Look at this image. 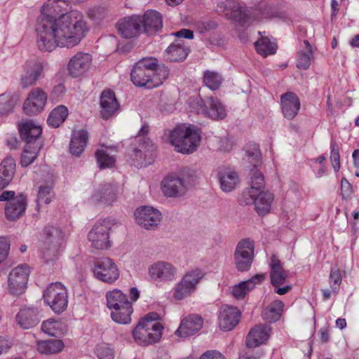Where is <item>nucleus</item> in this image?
<instances>
[{"label": "nucleus", "mask_w": 359, "mask_h": 359, "mask_svg": "<svg viewBox=\"0 0 359 359\" xmlns=\"http://www.w3.org/2000/svg\"><path fill=\"white\" fill-rule=\"evenodd\" d=\"M41 12L36 32V44L41 51H52L56 47L73 48L88 32L83 13L70 10L67 0H47Z\"/></svg>", "instance_id": "f257e3e1"}, {"label": "nucleus", "mask_w": 359, "mask_h": 359, "mask_svg": "<svg viewBox=\"0 0 359 359\" xmlns=\"http://www.w3.org/2000/svg\"><path fill=\"white\" fill-rule=\"evenodd\" d=\"M169 75L168 69L158 65L156 58H145L137 62L130 76L133 83L139 87L154 88L161 85Z\"/></svg>", "instance_id": "f03ea898"}, {"label": "nucleus", "mask_w": 359, "mask_h": 359, "mask_svg": "<svg viewBox=\"0 0 359 359\" xmlns=\"http://www.w3.org/2000/svg\"><path fill=\"white\" fill-rule=\"evenodd\" d=\"M201 141L200 130L193 125H179L169 134V142L176 151L183 154H190L196 151Z\"/></svg>", "instance_id": "7ed1b4c3"}, {"label": "nucleus", "mask_w": 359, "mask_h": 359, "mask_svg": "<svg viewBox=\"0 0 359 359\" xmlns=\"http://www.w3.org/2000/svg\"><path fill=\"white\" fill-rule=\"evenodd\" d=\"M159 315L150 313L143 318L133 331L135 341L141 345L156 343L162 336L163 326L158 321Z\"/></svg>", "instance_id": "20e7f679"}, {"label": "nucleus", "mask_w": 359, "mask_h": 359, "mask_svg": "<svg viewBox=\"0 0 359 359\" xmlns=\"http://www.w3.org/2000/svg\"><path fill=\"white\" fill-rule=\"evenodd\" d=\"M204 276V271L198 268L187 271L172 288V297L177 301H180L191 296L196 291Z\"/></svg>", "instance_id": "39448f33"}, {"label": "nucleus", "mask_w": 359, "mask_h": 359, "mask_svg": "<svg viewBox=\"0 0 359 359\" xmlns=\"http://www.w3.org/2000/svg\"><path fill=\"white\" fill-rule=\"evenodd\" d=\"M273 201V193L268 190L243 191L238 198V202L242 205H254L257 214L262 216L269 213Z\"/></svg>", "instance_id": "423d86ee"}, {"label": "nucleus", "mask_w": 359, "mask_h": 359, "mask_svg": "<svg viewBox=\"0 0 359 359\" xmlns=\"http://www.w3.org/2000/svg\"><path fill=\"white\" fill-rule=\"evenodd\" d=\"M62 230L55 226L46 227L44 231L42 253L46 262L55 260L59 254L63 241Z\"/></svg>", "instance_id": "0eeeda50"}, {"label": "nucleus", "mask_w": 359, "mask_h": 359, "mask_svg": "<svg viewBox=\"0 0 359 359\" xmlns=\"http://www.w3.org/2000/svg\"><path fill=\"white\" fill-rule=\"evenodd\" d=\"M43 297L45 303L56 313H62L67 307V291L60 283L50 284L44 290Z\"/></svg>", "instance_id": "6e6552de"}, {"label": "nucleus", "mask_w": 359, "mask_h": 359, "mask_svg": "<svg viewBox=\"0 0 359 359\" xmlns=\"http://www.w3.org/2000/svg\"><path fill=\"white\" fill-rule=\"evenodd\" d=\"M92 272L96 279L108 284L116 282L120 276L117 265L107 257L97 259L94 262Z\"/></svg>", "instance_id": "1a4fd4ad"}, {"label": "nucleus", "mask_w": 359, "mask_h": 359, "mask_svg": "<svg viewBox=\"0 0 359 359\" xmlns=\"http://www.w3.org/2000/svg\"><path fill=\"white\" fill-rule=\"evenodd\" d=\"M111 224L109 221L103 220L97 222L88 234V241L92 246L97 250H107L111 248L110 239Z\"/></svg>", "instance_id": "9d476101"}, {"label": "nucleus", "mask_w": 359, "mask_h": 359, "mask_svg": "<svg viewBox=\"0 0 359 359\" xmlns=\"http://www.w3.org/2000/svg\"><path fill=\"white\" fill-rule=\"evenodd\" d=\"M29 276L27 264H20L11 270L8 276V291L13 296L23 294L26 289Z\"/></svg>", "instance_id": "9b49d317"}, {"label": "nucleus", "mask_w": 359, "mask_h": 359, "mask_svg": "<svg viewBox=\"0 0 359 359\" xmlns=\"http://www.w3.org/2000/svg\"><path fill=\"white\" fill-rule=\"evenodd\" d=\"M254 243L250 239L241 241L234 252V262L239 271H247L250 269L254 258Z\"/></svg>", "instance_id": "f8f14e48"}, {"label": "nucleus", "mask_w": 359, "mask_h": 359, "mask_svg": "<svg viewBox=\"0 0 359 359\" xmlns=\"http://www.w3.org/2000/svg\"><path fill=\"white\" fill-rule=\"evenodd\" d=\"M134 216L137 224L148 230L156 229L162 219L161 212L151 206L138 208Z\"/></svg>", "instance_id": "ddd939ff"}, {"label": "nucleus", "mask_w": 359, "mask_h": 359, "mask_svg": "<svg viewBox=\"0 0 359 359\" xmlns=\"http://www.w3.org/2000/svg\"><path fill=\"white\" fill-rule=\"evenodd\" d=\"M190 185L188 178L169 175L162 182V191L168 197H177L184 195Z\"/></svg>", "instance_id": "4468645a"}, {"label": "nucleus", "mask_w": 359, "mask_h": 359, "mask_svg": "<svg viewBox=\"0 0 359 359\" xmlns=\"http://www.w3.org/2000/svg\"><path fill=\"white\" fill-rule=\"evenodd\" d=\"M217 11L228 18H237L243 24L250 22L252 13L249 11L241 10L239 4L235 0H225L217 4Z\"/></svg>", "instance_id": "2eb2a0df"}, {"label": "nucleus", "mask_w": 359, "mask_h": 359, "mask_svg": "<svg viewBox=\"0 0 359 359\" xmlns=\"http://www.w3.org/2000/svg\"><path fill=\"white\" fill-rule=\"evenodd\" d=\"M148 273L150 278L154 280L170 282L176 278L177 269L170 262L158 261L149 267Z\"/></svg>", "instance_id": "dca6fc26"}, {"label": "nucleus", "mask_w": 359, "mask_h": 359, "mask_svg": "<svg viewBox=\"0 0 359 359\" xmlns=\"http://www.w3.org/2000/svg\"><path fill=\"white\" fill-rule=\"evenodd\" d=\"M197 113L213 120L223 119L226 116L225 107L219 99L213 97H208L205 100H201L197 109Z\"/></svg>", "instance_id": "f3484780"}, {"label": "nucleus", "mask_w": 359, "mask_h": 359, "mask_svg": "<svg viewBox=\"0 0 359 359\" xmlns=\"http://www.w3.org/2000/svg\"><path fill=\"white\" fill-rule=\"evenodd\" d=\"M47 95L39 88L31 90L23 104V110L27 115L32 116L40 113L44 108Z\"/></svg>", "instance_id": "a211bd4d"}, {"label": "nucleus", "mask_w": 359, "mask_h": 359, "mask_svg": "<svg viewBox=\"0 0 359 359\" xmlns=\"http://www.w3.org/2000/svg\"><path fill=\"white\" fill-rule=\"evenodd\" d=\"M93 57L90 54L78 52L69 60L67 70L72 77H79L90 69Z\"/></svg>", "instance_id": "6ab92c4d"}, {"label": "nucleus", "mask_w": 359, "mask_h": 359, "mask_svg": "<svg viewBox=\"0 0 359 359\" xmlns=\"http://www.w3.org/2000/svg\"><path fill=\"white\" fill-rule=\"evenodd\" d=\"M18 129L20 136L26 144H41L39 141L42 133L40 125L32 120L23 121L19 123Z\"/></svg>", "instance_id": "aec40b11"}, {"label": "nucleus", "mask_w": 359, "mask_h": 359, "mask_svg": "<svg viewBox=\"0 0 359 359\" xmlns=\"http://www.w3.org/2000/svg\"><path fill=\"white\" fill-rule=\"evenodd\" d=\"M117 193L118 187L116 184H106L94 190L90 200L94 203L111 204L116 200Z\"/></svg>", "instance_id": "412c9836"}, {"label": "nucleus", "mask_w": 359, "mask_h": 359, "mask_svg": "<svg viewBox=\"0 0 359 359\" xmlns=\"http://www.w3.org/2000/svg\"><path fill=\"white\" fill-rule=\"evenodd\" d=\"M239 317L240 313L236 307L223 305L218 317L220 329L224 331L231 330L238 324Z\"/></svg>", "instance_id": "4be33fe9"}, {"label": "nucleus", "mask_w": 359, "mask_h": 359, "mask_svg": "<svg viewBox=\"0 0 359 359\" xmlns=\"http://www.w3.org/2000/svg\"><path fill=\"white\" fill-rule=\"evenodd\" d=\"M118 33L126 39L137 36L141 32L140 16L134 15L125 18L116 24Z\"/></svg>", "instance_id": "5701e85b"}, {"label": "nucleus", "mask_w": 359, "mask_h": 359, "mask_svg": "<svg viewBox=\"0 0 359 359\" xmlns=\"http://www.w3.org/2000/svg\"><path fill=\"white\" fill-rule=\"evenodd\" d=\"M140 25L141 29L147 34H156L162 28V16L156 11H147L140 16Z\"/></svg>", "instance_id": "b1692460"}, {"label": "nucleus", "mask_w": 359, "mask_h": 359, "mask_svg": "<svg viewBox=\"0 0 359 359\" xmlns=\"http://www.w3.org/2000/svg\"><path fill=\"white\" fill-rule=\"evenodd\" d=\"M271 327L267 325L259 324L254 326L246 338V345L249 348H255L264 344L269 338Z\"/></svg>", "instance_id": "393cba45"}, {"label": "nucleus", "mask_w": 359, "mask_h": 359, "mask_svg": "<svg viewBox=\"0 0 359 359\" xmlns=\"http://www.w3.org/2000/svg\"><path fill=\"white\" fill-rule=\"evenodd\" d=\"M217 179L224 192L232 191L240 182L238 173L231 168H220L217 172Z\"/></svg>", "instance_id": "a878e982"}, {"label": "nucleus", "mask_w": 359, "mask_h": 359, "mask_svg": "<svg viewBox=\"0 0 359 359\" xmlns=\"http://www.w3.org/2000/svg\"><path fill=\"white\" fill-rule=\"evenodd\" d=\"M16 320L22 328L29 329L36 326L39 323V313L33 306H24L17 313Z\"/></svg>", "instance_id": "bb28decb"}, {"label": "nucleus", "mask_w": 359, "mask_h": 359, "mask_svg": "<svg viewBox=\"0 0 359 359\" xmlns=\"http://www.w3.org/2000/svg\"><path fill=\"white\" fill-rule=\"evenodd\" d=\"M282 112L287 119H293L300 108V100L292 92H287L280 95Z\"/></svg>", "instance_id": "cd10ccee"}, {"label": "nucleus", "mask_w": 359, "mask_h": 359, "mask_svg": "<svg viewBox=\"0 0 359 359\" xmlns=\"http://www.w3.org/2000/svg\"><path fill=\"white\" fill-rule=\"evenodd\" d=\"M43 71V66L39 62H29L26 65L25 71L21 76V85L27 88L36 83Z\"/></svg>", "instance_id": "c85d7f7f"}, {"label": "nucleus", "mask_w": 359, "mask_h": 359, "mask_svg": "<svg viewBox=\"0 0 359 359\" xmlns=\"http://www.w3.org/2000/svg\"><path fill=\"white\" fill-rule=\"evenodd\" d=\"M101 115L104 119H107L118 111L119 104L115 97V94L110 90H104L100 95Z\"/></svg>", "instance_id": "c756f323"}, {"label": "nucleus", "mask_w": 359, "mask_h": 359, "mask_svg": "<svg viewBox=\"0 0 359 359\" xmlns=\"http://www.w3.org/2000/svg\"><path fill=\"white\" fill-rule=\"evenodd\" d=\"M203 326L202 318L197 315H190L185 317L180 323L175 334L180 337H187L194 334Z\"/></svg>", "instance_id": "7c9ffc66"}, {"label": "nucleus", "mask_w": 359, "mask_h": 359, "mask_svg": "<svg viewBox=\"0 0 359 359\" xmlns=\"http://www.w3.org/2000/svg\"><path fill=\"white\" fill-rule=\"evenodd\" d=\"M26 206L27 200L23 195L12 198L5 206L6 217L10 221L18 219L24 214Z\"/></svg>", "instance_id": "2f4dec72"}, {"label": "nucleus", "mask_w": 359, "mask_h": 359, "mask_svg": "<svg viewBox=\"0 0 359 359\" xmlns=\"http://www.w3.org/2000/svg\"><path fill=\"white\" fill-rule=\"evenodd\" d=\"M265 277L264 273L257 274L250 279L234 285L232 289V294L236 299H243L257 285L261 284L265 280Z\"/></svg>", "instance_id": "473e14b6"}, {"label": "nucleus", "mask_w": 359, "mask_h": 359, "mask_svg": "<svg viewBox=\"0 0 359 359\" xmlns=\"http://www.w3.org/2000/svg\"><path fill=\"white\" fill-rule=\"evenodd\" d=\"M189 48L185 47L182 40L170 44L164 53V58L170 62H179L184 60L189 54Z\"/></svg>", "instance_id": "72a5a7b5"}, {"label": "nucleus", "mask_w": 359, "mask_h": 359, "mask_svg": "<svg viewBox=\"0 0 359 359\" xmlns=\"http://www.w3.org/2000/svg\"><path fill=\"white\" fill-rule=\"evenodd\" d=\"M15 172V161L8 156L0 164V191L11 182Z\"/></svg>", "instance_id": "f704fd0d"}, {"label": "nucleus", "mask_w": 359, "mask_h": 359, "mask_svg": "<svg viewBox=\"0 0 359 359\" xmlns=\"http://www.w3.org/2000/svg\"><path fill=\"white\" fill-rule=\"evenodd\" d=\"M106 299L107 308L111 311L132 304L126 294L119 290H114L107 292Z\"/></svg>", "instance_id": "c9c22d12"}, {"label": "nucleus", "mask_w": 359, "mask_h": 359, "mask_svg": "<svg viewBox=\"0 0 359 359\" xmlns=\"http://www.w3.org/2000/svg\"><path fill=\"white\" fill-rule=\"evenodd\" d=\"M88 138V133L86 130H79L74 131L70 141V152L76 156H79L84 151Z\"/></svg>", "instance_id": "e433bc0d"}, {"label": "nucleus", "mask_w": 359, "mask_h": 359, "mask_svg": "<svg viewBox=\"0 0 359 359\" xmlns=\"http://www.w3.org/2000/svg\"><path fill=\"white\" fill-rule=\"evenodd\" d=\"M270 277L272 285H280L285 283L287 274L283 270L280 262L276 256H273L270 262Z\"/></svg>", "instance_id": "4c0bfd02"}, {"label": "nucleus", "mask_w": 359, "mask_h": 359, "mask_svg": "<svg viewBox=\"0 0 359 359\" xmlns=\"http://www.w3.org/2000/svg\"><path fill=\"white\" fill-rule=\"evenodd\" d=\"M259 34L262 35L261 32H259ZM254 44L257 52L264 57L273 55L277 50V45L275 41L268 36H261L260 39L255 42Z\"/></svg>", "instance_id": "58836bf2"}, {"label": "nucleus", "mask_w": 359, "mask_h": 359, "mask_svg": "<svg viewBox=\"0 0 359 359\" xmlns=\"http://www.w3.org/2000/svg\"><path fill=\"white\" fill-rule=\"evenodd\" d=\"M65 347V344L60 339H49L39 341L37 343V350L43 354H55L61 352Z\"/></svg>", "instance_id": "ea45409f"}, {"label": "nucleus", "mask_w": 359, "mask_h": 359, "mask_svg": "<svg viewBox=\"0 0 359 359\" xmlns=\"http://www.w3.org/2000/svg\"><path fill=\"white\" fill-rule=\"evenodd\" d=\"M304 49L298 53L297 67L299 69H307L314 58L313 48L307 40L304 41Z\"/></svg>", "instance_id": "a19ab883"}, {"label": "nucleus", "mask_w": 359, "mask_h": 359, "mask_svg": "<svg viewBox=\"0 0 359 359\" xmlns=\"http://www.w3.org/2000/svg\"><path fill=\"white\" fill-rule=\"evenodd\" d=\"M283 307L284 304L280 300L273 301L263 311L262 316L269 323L276 322L280 319Z\"/></svg>", "instance_id": "79ce46f5"}, {"label": "nucleus", "mask_w": 359, "mask_h": 359, "mask_svg": "<svg viewBox=\"0 0 359 359\" xmlns=\"http://www.w3.org/2000/svg\"><path fill=\"white\" fill-rule=\"evenodd\" d=\"M41 147V144H25L21 155V165L27 167L32 164L36 158Z\"/></svg>", "instance_id": "37998d69"}, {"label": "nucleus", "mask_w": 359, "mask_h": 359, "mask_svg": "<svg viewBox=\"0 0 359 359\" xmlns=\"http://www.w3.org/2000/svg\"><path fill=\"white\" fill-rule=\"evenodd\" d=\"M133 312V306L130 304L118 309L117 310H113V311H111L110 316L115 323L127 325L131 322V315Z\"/></svg>", "instance_id": "c03bdc74"}, {"label": "nucleus", "mask_w": 359, "mask_h": 359, "mask_svg": "<svg viewBox=\"0 0 359 359\" xmlns=\"http://www.w3.org/2000/svg\"><path fill=\"white\" fill-rule=\"evenodd\" d=\"M67 115V108L64 105H60L50 112L47 119V123L53 128H57L65 121Z\"/></svg>", "instance_id": "a18cd8bd"}, {"label": "nucleus", "mask_w": 359, "mask_h": 359, "mask_svg": "<svg viewBox=\"0 0 359 359\" xmlns=\"http://www.w3.org/2000/svg\"><path fill=\"white\" fill-rule=\"evenodd\" d=\"M250 187L245 189L243 191H250L256 190L257 191L265 190L264 177L262 173L256 168H253L250 172Z\"/></svg>", "instance_id": "49530a36"}, {"label": "nucleus", "mask_w": 359, "mask_h": 359, "mask_svg": "<svg viewBox=\"0 0 359 359\" xmlns=\"http://www.w3.org/2000/svg\"><path fill=\"white\" fill-rule=\"evenodd\" d=\"M41 330L50 336H56L63 332L65 325L60 321L50 318L43 322Z\"/></svg>", "instance_id": "de8ad7c7"}, {"label": "nucleus", "mask_w": 359, "mask_h": 359, "mask_svg": "<svg viewBox=\"0 0 359 359\" xmlns=\"http://www.w3.org/2000/svg\"><path fill=\"white\" fill-rule=\"evenodd\" d=\"M223 81L222 75L213 71L207 70L203 74V82L211 90H217Z\"/></svg>", "instance_id": "09e8293b"}, {"label": "nucleus", "mask_w": 359, "mask_h": 359, "mask_svg": "<svg viewBox=\"0 0 359 359\" xmlns=\"http://www.w3.org/2000/svg\"><path fill=\"white\" fill-rule=\"evenodd\" d=\"M97 162L101 168H111L116 162L115 157L110 154L107 149H100L95 154Z\"/></svg>", "instance_id": "8fccbe9b"}, {"label": "nucleus", "mask_w": 359, "mask_h": 359, "mask_svg": "<svg viewBox=\"0 0 359 359\" xmlns=\"http://www.w3.org/2000/svg\"><path fill=\"white\" fill-rule=\"evenodd\" d=\"M52 189V183L39 187L36 199L38 205H41L42 204H48L50 203L53 198Z\"/></svg>", "instance_id": "3c124183"}, {"label": "nucleus", "mask_w": 359, "mask_h": 359, "mask_svg": "<svg viewBox=\"0 0 359 359\" xmlns=\"http://www.w3.org/2000/svg\"><path fill=\"white\" fill-rule=\"evenodd\" d=\"M97 359H114V350L107 344H100L96 346L94 351Z\"/></svg>", "instance_id": "603ef678"}, {"label": "nucleus", "mask_w": 359, "mask_h": 359, "mask_svg": "<svg viewBox=\"0 0 359 359\" xmlns=\"http://www.w3.org/2000/svg\"><path fill=\"white\" fill-rule=\"evenodd\" d=\"M329 280L332 291L337 292L342 280L341 271L340 269L332 268L330 271Z\"/></svg>", "instance_id": "864d4df0"}, {"label": "nucleus", "mask_w": 359, "mask_h": 359, "mask_svg": "<svg viewBox=\"0 0 359 359\" xmlns=\"http://www.w3.org/2000/svg\"><path fill=\"white\" fill-rule=\"evenodd\" d=\"M330 161L332 168L335 172H338L340 169V155L339 147L335 142L332 141L330 143Z\"/></svg>", "instance_id": "5fc2aeb1"}, {"label": "nucleus", "mask_w": 359, "mask_h": 359, "mask_svg": "<svg viewBox=\"0 0 359 359\" xmlns=\"http://www.w3.org/2000/svg\"><path fill=\"white\" fill-rule=\"evenodd\" d=\"M13 339L9 336H0V355L9 351L13 345Z\"/></svg>", "instance_id": "6e6d98bb"}, {"label": "nucleus", "mask_w": 359, "mask_h": 359, "mask_svg": "<svg viewBox=\"0 0 359 359\" xmlns=\"http://www.w3.org/2000/svg\"><path fill=\"white\" fill-rule=\"evenodd\" d=\"M10 250V243L4 237H0V264L4 262L8 257Z\"/></svg>", "instance_id": "4d7b16f0"}, {"label": "nucleus", "mask_w": 359, "mask_h": 359, "mask_svg": "<svg viewBox=\"0 0 359 359\" xmlns=\"http://www.w3.org/2000/svg\"><path fill=\"white\" fill-rule=\"evenodd\" d=\"M235 143L232 137H225L220 140L219 149L222 151L229 152L232 150Z\"/></svg>", "instance_id": "13d9d810"}, {"label": "nucleus", "mask_w": 359, "mask_h": 359, "mask_svg": "<svg viewBox=\"0 0 359 359\" xmlns=\"http://www.w3.org/2000/svg\"><path fill=\"white\" fill-rule=\"evenodd\" d=\"M199 359H226L224 355H223L220 352L211 350L206 351L203 353L199 358Z\"/></svg>", "instance_id": "bf43d9fd"}, {"label": "nucleus", "mask_w": 359, "mask_h": 359, "mask_svg": "<svg viewBox=\"0 0 359 359\" xmlns=\"http://www.w3.org/2000/svg\"><path fill=\"white\" fill-rule=\"evenodd\" d=\"M262 355V352L249 351L241 354L239 359H260Z\"/></svg>", "instance_id": "052dcab7"}, {"label": "nucleus", "mask_w": 359, "mask_h": 359, "mask_svg": "<svg viewBox=\"0 0 359 359\" xmlns=\"http://www.w3.org/2000/svg\"><path fill=\"white\" fill-rule=\"evenodd\" d=\"M341 194L343 197H348L351 193V185L347 180L343 178L341 182Z\"/></svg>", "instance_id": "680f3d73"}, {"label": "nucleus", "mask_w": 359, "mask_h": 359, "mask_svg": "<svg viewBox=\"0 0 359 359\" xmlns=\"http://www.w3.org/2000/svg\"><path fill=\"white\" fill-rule=\"evenodd\" d=\"M173 35L177 37H182L188 39H191L194 38L193 32L187 29H182L180 31L174 33Z\"/></svg>", "instance_id": "e2e57ef3"}, {"label": "nucleus", "mask_w": 359, "mask_h": 359, "mask_svg": "<svg viewBox=\"0 0 359 359\" xmlns=\"http://www.w3.org/2000/svg\"><path fill=\"white\" fill-rule=\"evenodd\" d=\"M15 195L14 191H5L0 195V201H8L12 198H14L13 196Z\"/></svg>", "instance_id": "0e129e2a"}, {"label": "nucleus", "mask_w": 359, "mask_h": 359, "mask_svg": "<svg viewBox=\"0 0 359 359\" xmlns=\"http://www.w3.org/2000/svg\"><path fill=\"white\" fill-rule=\"evenodd\" d=\"M319 335L320 340L323 343H326L329 341V332L328 330L326 328H322L319 331Z\"/></svg>", "instance_id": "69168bd1"}, {"label": "nucleus", "mask_w": 359, "mask_h": 359, "mask_svg": "<svg viewBox=\"0 0 359 359\" xmlns=\"http://www.w3.org/2000/svg\"><path fill=\"white\" fill-rule=\"evenodd\" d=\"M139 296H140V292L137 290V289L136 287H132L130 290V299L133 302H135L139 298Z\"/></svg>", "instance_id": "338daca9"}, {"label": "nucleus", "mask_w": 359, "mask_h": 359, "mask_svg": "<svg viewBox=\"0 0 359 359\" xmlns=\"http://www.w3.org/2000/svg\"><path fill=\"white\" fill-rule=\"evenodd\" d=\"M353 158V164L356 168H359V150L355 149L352 154Z\"/></svg>", "instance_id": "774afa93"}]
</instances>
